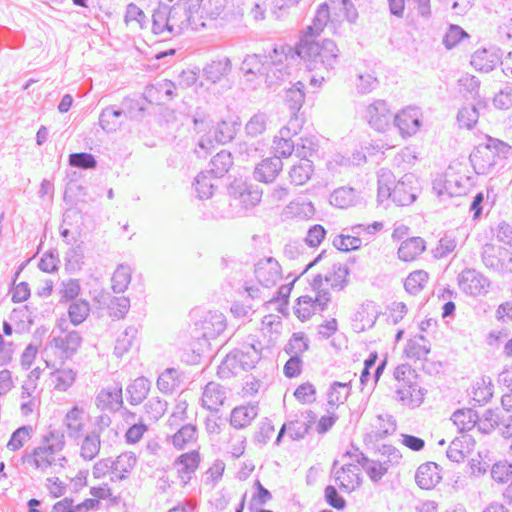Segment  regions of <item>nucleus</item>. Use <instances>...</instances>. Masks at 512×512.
<instances>
[{
	"mask_svg": "<svg viewBox=\"0 0 512 512\" xmlns=\"http://www.w3.org/2000/svg\"><path fill=\"white\" fill-rule=\"evenodd\" d=\"M340 51L333 40L307 39L300 36L295 48L290 45L276 46L268 55H247L241 71L248 81L257 80L269 88L279 85L291 75L293 64L300 58L310 71L329 74L339 63Z\"/></svg>",
	"mask_w": 512,
	"mask_h": 512,
	"instance_id": "nucleus-1",
	"label": "nucleus"
},
{
	"mask_svg": "<svg viewBox=\"0 0 512 512\" xmlns=\"http://www.w3.org/2000/svg\"><path fill=\"white\" fill-rule=\"evenodd\" d=\"M65 436L57 430L43 436L39 446L26 454L23 462L42 473H59L67 464L63 454Z\"/></svg>",
	"mask_w": 512,
	"mask_h": 512,
	"instance_id": "nucleus-2",
	"label": "nucleus"
},
{
	"mask_svg": "<svg viewBox=\"0 0 512 512\" xmlns=\"http://www.w3.org/2000/svg\"><path fill=\"white\" fill-rule=\"evenodd\" d=\"M472 186L471 178L461 164L449 166L444 174L437 176L432 188L439 198L465 195Z\"/></svg>",
	"mask_w": 512,
	"mask_h": 512,
	"instance_id": "nucleus-3",
	"label": "nucleus"
},
{
	"mask_svg": "<svg viewBox=\"0 0 512 512\" xmlns=\"http://www.w3.org/2000/svg\"><path fill=\"white\" fill-rule=\"evenodd\" d=\"M81 343L82 338L77 331H71L61 336H54L46 345V357H48L49 353H53L59 357L61 362H63L64 360L71 358L77 352ZM45 363L48 368L55 367L48 358L45 359Z\"/></svg>",
	"mask_w": 512,
	"mask_h": 512,
	"instance_id": "nucleus-4",
	"label": "nucleus"
},
{
	"mask_svg": "<svg viewBox=\"0 0 512 512\" xmlns=\"http://www.w3.org/2000/svg\"><path fill=\"white\" fill-rule=\"evenodd\" d=\"M393 116L384 100L373 101L365 107L363 112V117L370 127L378 132H385L390 128Z\"/></svg>",
	"mask_w": 512,
	"mask_h": 512,
	"instance_id": "nucleus-5",
	"label": "nucleus"
},
{
	"mask_svg": "<svg viewBox=\"0 0 512 512\" xmlns=\"http://www.w3.org/2000/svg\"><path fill=\"white\" fill-rule=\"evenodd\" d=\"M88 422V413L84 407L79 406L78 404L73 405L63 418V425L67 436L74 441H79L86 433H88Z\"/></svg>",
	"mask_w": 512,
	"mask_h": 512,
	"instance_id": "nucleus-6",
	"label": "nucleus"
},
{
	"mask_svg": "<svg viewBox=\"0 0 512 512\" xmlns=\"http://www.w3.org/2000/svg\"><path fill=\"white\" fill-rule=\"evenodd\" d=\"M330 302V294L319 291L314 296L303 295L298 298L295 314L302 321L309 319L316 312L323 311Z\"/></svg>",
	"mask_w": 512,
	"mask_h": 512,
	"instance_id": "nucleus-7",
	"label": "nucleus"
},
{
	"mask_svg": "<svg viewBox=\"0 0 512 512\" xmlns=\"http://www.w3.org/2000/svg\"><path fill=\"white\" fill-rule=\"evenodd\" d=\"M460 289L469 295L486 294L490 286L489 280L475 269H465L458 276Z\"/></svg>",
	"mask_w": 512,
	"mask_h": 512,
	"instance_id": "nucleus-8",
	"label": "nucleus"
},
{
	"mask_svg": "<svg viewBox=\"0 0 512 512\" xmlns=\"http://www.w3.org/2000/svg\"><path fill=\"white\" fill-rule=\"evenodd\" d=\"M200 461L201 457L199 451L194 449L192 451L182 453L173 462V466L177 472V477L183 487L191 481L199 467Z\"/></svg>",
	"mask_w": 512,
	"mask_h": 512,
	"instance_id": "nucleus-9",
	"label": "nucleus"
},
{
	"mask_svg": "<svg viewBox=\"0 0 512 512\" xmlns=\"http://www.w3.org/2000/svg\"><path fill=\"white\" fill-rule=\"evenodd\" d=\"M393 121L402 137H410L421 127V111L416 107H407L394 115Z\"/></svg>",
	"mask_w": 512,
	"mask_h": 512,
	"instance_id": "nucleus-10",
	"label": "nucleus"
},
{
	"mask_svg": "<svg viewBox=\"0 0 512 512\" xmlns=\"http://www.w3.org/2000/svg\"><path fill=\"white\" fill-rule=\"evenodd\" d=\"M417 179L414 174L409 173L401 177L394 185L390 199L399 206H405L413 203L416 199V190L414 184Z\"/></svg>",
	"mask_w": 512,
	"mask_h": 512,
	"instance_id": "nucleus-11",
	"label": "nucleus"
},
{
	"mask_svg": "<svg viewBox=\"0 0 512 512\" xmlns=\"http://www.w3.org/2000/svg\"><path fill=\"white\" fill-rule=\"evenodd\" d=\"M255 276L263 287L274 286L282 277L281 267L272 257L261 259L255 266Z\"/></svg>",
	"mask_w": 512,
	"mask_h": 512,
	"instance_id": "nucleus-12",
	"label": "nucleus"
},
{
	"mask_svg": "<svg viewBox=\"0 0 512 512\" xmlns=\"http://www.w3.org/2000/svg\"><path fill=\"white\" fill-rule=\"evenodd\" d=\"M312 143H309L308 152L307 151H300V145L297 144L296 146V152L298 156H301L302 159L299 161L298 164H295L292 166V168L289 171V176L291 179V182L295 185H303L306 183L313 172V165L312 161L308 160L306 157L311 154L313 151V148L311 147Z\"/></svg>",
	"mask_w": 512,
	"mask_h": 512,
	"instance_id": "nucleus-13",
	"label": "nucleus"
},
{
	"mask_svg": "<svg viewBox=\"0 0 512 512\" xmlns=\"http://www.w3.org/2000/svg\"><path fill=\"white\" fill-rule=\"evenodd\" d=\"M122 404V387L117 384L101 389L95 398V405L100 410L118 411Z\"/></svg>",
	"mask_w": 512,
	"mask_h": 512,
	"instance_id": "nucleus-14",
	"label": "nucleus"
},
{
	"mask_svg": "<svg viewBox=\"0 0 512 512\" xmlns=\"http://www.w3.org/2000/svg\"><path fill=\"white\" fill-rule=\"evenodd\" d=\"M297 119L291 120L288 126H284L279 131V136L274 138V150L276 157H288L294 151L295 145L290 137L297 134L298 125L295 124Z\"/></svg>",
	"mask_w": 512,
	"mask_h": 512,
	"instance_id": "nucleus-15",
	"label": "nucleus"
},
{
	"mask_svg": "<svg viewBox=\"0 0 512 512\" xmlns=\"http://www.w3.org/2000/svg\"><path fill=\"white\" fill-rule=\"evenodd\" d=\"M347 456L354 459L374 482L379 481L387 473L386 463H380L378 459H368L358 449H354L353 452L348 451Z\"/></svg>",
	"mask_w": 512,
	"mask_h": 512,
	"instance_id": "nucleus-16",
	"label": "nucleus"
},
{
	"mask_svg": "<svg viewBox=\"0 0 512 512\" xmlns=\"http://www.w3.org/2000/svg\"><path fill=\"white\" fill-rule=\"evenodd\" d=\"M359 472L360 469L357 465L346 463L335 471V481L342 490L352 492L360 485Z\"/></svg>",
	"mask_w": 512,
	"mask_h": 512,
	"instance_id": "nucleus-17",
	"label": "nucleus"
},
{
	"mask_svg": "<svg viewBox=\"0 0 512 512\" xmlns=\"http://www.w3.org/2000/svg\"><path fill=\"white\" fill-rule=\"evenodd\" d=\"M442 479L440 468L434 462H427L421 464L415 475V481L421 489H432Z\"/></svg>",
	"mask_w": 512,
	"mask_h": 512,
	"instance_id": "nucleus-18",
	"label": "nucleus"
},
{
	"mask_svg": "<svg viewBox=\"0 0 512 512\" xmlns=\"http://www.w3.org/2000/svg\"><path fill=\"white\" fill-rule=\"evenodd\" d=\"M425 392L418 385V382L402 386H396V399L403 405L409 407H418L424 400Z\"/></svg>",
	"mask_w": 512,
	"mask_h": 512,
	"instance_id": "nucleus-19",
	"label": "nucleus"
},
{
	"mask_svg": "<svg viewBox=\"0 0 512 512\" xmlns=\"http://www.w3.org/2000/svg\"><path fill=\"white\" fill-rule=\"evenodd\" d=\"M282 168L283 163L279 157L264 159L255 167L254 178L260 182H272L277 177Z\"/></svg>",
	"mask_w": 512,
	"mask_h": 512,
	"instance_id": "nucleus-20",
	"label": "nucleus"
},
{
	"mask_svg": "<svg viewBox=\"0 0 512 512\" xmlns=\"http://www.w3.org/2000/svg\"><path fill=\"white\" fill-rule=\"evenodd\" d=\"M500 59L496 49H478L472 55L471 65L476 70L490 72L500 63Z\"/></svg>",
	"mask_w": 512,
	"mask_h": 512,
	"instance_id": "nucleus-21",
	"label": "nucleus"
},
{
	"mask_svg": "<svg viewBox=\"0 0 512 512\" xmlns=\"http://www.w3.org/2000/svg\"><path fill=\"white\" fill-rule=\"evenodd\" d=\"M113 463L112 480H124L129 477L137 464V457L134 452H124L117 456Z\"/></svg>",
	"mask_w": 512,
	"mask_h": 512,
	"instance_id": "nucleus-22",
	"label": "nucleus"
},
{
	"mask_svg": "<svg viewBox=\"0 0 512 512\" xmlns=\"http://www.w3.org/2000/svg\"><path fill=\"white\" fill-rule=\"evenodd\" d=\"M330 20V11L326 3L321 4L312 20V24L305 27L301 36H307V39H316L323 32Z\"/></svg>",
	"mask_w": 512,
	"mask_h": 512,
	"instance_id": "nucleus-23",
	"label": "nucleus"
},
{
	"mask_svg": "<svg viewBox=\"0 0 512 512\" xmlns=\"http://www.w3.org/2000/svg\"><path fill=\"white\" fill-rule=\"evenodd\" d=\"M226 398L225 389L218 383L209 382L202 394V406L210 411H217Z\"/></svg>",
	"mask_w": 512,
	"mask_h": 512,
	"instance_id": "nucleus-24",
	"label": "nucleus"
},
{
	"mask_svg": "<svg viewBox=\"0 0 512 512\" xmlns=\"http://www.w3.org/2000/svg\"><path fill=\"white\" fill-rule=\"evenodd\" d=\"M77 378V371L70 367L54 368L50 372V382L54 390L66 392L73 386Z\"/></svg>",
	"mask_w": 512,
	"mask_h": 512,
	"instance_id": "nucleus-25",
	"label": "nucleus"
},
{
	"mask_svg": "<svg viewBox=\"0 0 512 512\" xmlns=\"http://www.w3.org/2000/svg\"><path fill=\"white\" fill-rule=\"evenodd\" d=\"M270 124L269 116L265 112L258 111L246 122L244 130L249 139H259L265 134Z\"/></svg>",
	"mask_w": 512,
	"mask_h": 512,
	"instance_id": "nucleus-26",
	"label": "nucleus"
},
{
	"mask_svg": "<svg viewBox=\"0 0 512 512\" xmlns=\"http://www.w3.org/2000/svg\"><path fill=\"white\" fill-rule=\"evenodd\" d=\"M181 2L188 21H190V28L192 30L204 28L206 26L203 13L205 0H181Z\"/></svg>",
	"mask_w": 512,
	"mask_h": 512,
	"instance_id": "nucleus-27",
	"label": "nucleus"
},
{
	"mask_svg": "<svg viewBox=\"0 0 512 512\" xmlns=\"http://www.w3.org/2000/svg\"><path fill=\"white\" fill-rule=\"evenodd\" d=\"M99 506V501L95 499H85L83 502L74 504L71 498H64L56 502L51 512H89Z\"/></svg>",
	"mask_w": 512,
	"mask_h": 512,
	"instance_id": "nucleus-28",
	"label": "nucleus"
},
{
	"mask_svg": "<svg viewBox=\"0 0 512 512\" xmlns=\"http://www.w3.org/2000/svg\"><path fill=\"white\" fill-rule=\"evenodd\" d=\"M351 393V385L349 382H333L327 390V404L331 408H337L344 404Z\"/></svg>",
	"mask_w": 512,
	"mask_h": 512,
	"instance_id": "nucleus-29",
	"label": "nucleus"
},
{
	"mask_svg": "<svg viewBox=\"0 0 512 512\" xmlns=\"http://www.w3.org/2000/svg\"><path fill=\"white\" fill-rule=\"evenodd\" d=\"M425 250V242L420 237H412L403 241L398 249V257L402 261L415 260Z\"/></svg>",
	"mask_w": 512,
	"mask_h": 512,
	"instance_id": "nucleus-30",
	"label": "nucleus"
},
{
	"mask_svg": "<svg viewBox=\"0 0 512 512\" xmlns=\"http://www.w3.org/2000/svg\"><path fill=\"white\" fill-rule=\"evenodd\" d=\"M359 193L352 187H340L331 194L330 203L345 209L354 206L359 201Z\"/></svg>",
	"mask_w": 512,
	"mask_h": 512,
	"instance_id": "nucleus-31",
	"label": "nucleus"
},
{
	"mask_svg": "<svg viewBox=\"0 0 512 512\" xmlns=\"http://www.w3.org/2000/svg\"><path fill=\"white\" fill-rule=\"evenodd\" d=\"M170 7L167 5H159L152 16V31L156 35L167 38L170 34L169 15Z\"/></svg>",
	"mask_w": 512,
	"mask_h": 512,
	"instance_id": "nucleus-32",
	"label": "nucleus"
},
{
	"mask_svg": "<svg viewBox=\"0 0 512 512\" xmlns=\"http://www.w3.org/2000/svg\"><path fill=\"white\" fill-rule=\"evenodd\" d=\"M226 328V318L220 312H209L203 321V335L215 338Z\"/></svg>",
	"mask_w": 512,
	"mask_h": 512,
	"instance_id": "nucleus-33",
	"label": "nucleus"
},
{
	"mask_svg": "<svg viewBox=\"0 0 512 512\" xmlns=\"http://www.w3.org/2000/svg\"><path fill=\"white\" fill-rule=\"evenodd\" d=\"M258 409L254 405L235 407L231 412L230 424L237 429L248 426L257 416Z\"/></svg>",
	"mask_w": 512,
	"mask_h": 512,
	"instance_id": "nucleus-34",
	"label": "nucleus"
},
{
	"mask_svg": "<svg viewBox=\"0 0 512 512\" xmlns=\"http://www.w3.org/2000/svg\"><path fill=\"white\" fill-rule=\"evenodd\" d=\"M231 71V61L229 58H222L207 64L203 70L204 76L212 83L220 81Z\"/></svg>",
	"mask_w": 512,
	"mask_h": 512,
	"instance_id": "nucleus-35",
	"label": "nucleus"
},
{
	"mask_svg": "<svg viewBox=\"0 0 512 512\" xmlns=\"http://www.w3.org/2000/svg\"><path fill=\"white\" fill-rule=\"evenodd\" d=\"M80 456L86 460H93L100 451V437L97 430L86 433L81 439Z\"/></svg>",
	"mask_w": 512,
	"mask_h": 512,
	"instance_id": "nucleus-36",
	"label": "nucleus"
},
{
	"mask_svg": "<svg viewBox=\"0 0 512 512\" xmlns=\"http://www.w3.org/2000/svg\"><path fill=\"white\" fill-rule=\"evenodd\" d=\"M137 333L135 326H128L119 333L115 341L114 355L121 358L128 353L136 340Z\"/></svg>",
	"mask_w": 512,
	"mask_h": 512,
	"instance_id": "nucleus-37",
	"label": "nucleus"
},
{
	"mask_svg": "<svg viewBox=\"0 0 512 512\" xmlns=\"http://www.w3.org/2000/svg\"><path fill=\"white\" fill-rule=\"evenodd\" d=\"M124 112L120 109H115L114 106L106 107L102 110L99 117V125L107 133L115 132L121 125V117Z\"/></svg>",
	"mask_w": 512,
	"mask_h": 512,
	"instance_id": "nucleus-38",
	"label": "nucleus"
},
{
	"mask_svg": "<svg viewBox=\"0 0 512 512\" xmlns=\"http://www.w3.org/2000/svg\"><path fill=\"white\" fill-rule=\"evenodd\" d=\"M197 438L198 435L196 426L187 424L181 426V428H179L177 432L172 435L171 442L176 449L182 450L188 445L196 443Z\"/></svg>",
	"mask_w": 512,
	"mask_h": 512,
	"instance_id": "nucleus-39",
	"label": "nucleus"
},
{
	"mask_svg": "<svg viewBox=\"0 0 512 512\" xmlns=\"http://www.w3.org/2000/svg\"><path fill=\"white\" fill-rule=\"evenodd\" d=\"M304 84L300 81L294 83L289 89L285 92V103L290 109L291 115L295 116L296 113L301 109L304 100Z\"/></svg>",
	"mask_w": 512,
	"mask_h": 512,
	"instance_id": "nucleus-40",
	"label": "nucleus"
},
{
	"mask_svg": "<svg viewBox=\"0 0 512 512\" xmlns=\"http://www.w3.org/2000/svg\"><path fill=\"white\" fill-rule=\"evenodd\" d=\"M233 352L244 371L254 368L261 357L259 348L254 344L243 345L241 349H236Z\"/></svg>",
	"mask_w": 512,
	"mask_h": 512,
	"instance_id": "nucleus-41",
	"label": "nucleus"
},
{
	"mask_svg": "<svg viewBox=\"0 0 512 512\" xmlns=\"http://www.w3.org/2000/svg\"><path fill=\"white\" fill-rule=\"evenodd\" d=\"M409 359L422 360L430 352V344L424 336H416L410 339L404 350Z\"/></svg>",
	"mask_w": 512,
	"mask_h": 512,
	"instance_id": "nucleus-42",
	"label": "nucleus"
},
{
	"mask_svg": "<svg viewBox=\"0 0 512 512\" xmlns=\"http://www.w3.org/2000/svg\"><path fill=\"white\" fill-rule=\"evenodd\" d=\"M394 174L386 168L378 171V201L383 202L390 199L394 185H396Z\"/></svg>",
	"mask_w": 512,
	"mask_h": 512,
	"instance_id": "nucleus-43",
	"label": "nucleus"
},
{
	"mask_svg": "<svg viewBox=\"0 0 512 512\" xmlns=\"http://www.w3.org/2000/svg\"><path fill=\"white\" fill-rule=\"evenodd\" d=\"M150 382L145 377L136 378L128 387L129 402L132 405L140 404L148 395Z\"/></svg>",
	"mask_w": 512,
	"mask_h": 512,
	"instance_id": "nucleus-44",
	"label": "nucleus"
},
{
	"mask_svg": "<svg viewBox=\"0 0 512 512\" xmlns=\"http://www.w3.org/2000/svg\"><path fill=\"white\" fill-rule=\"evenodd\" d=\"M478 415L472 409H460L453 413L451 421L460 432L471 430L477 423Z\"/></svg>",
	"mask_w": 512,
	"mask_h": 512,
	"instance_id": "nucleus-45",
	"label": "nucleus"
},
{
	"mask_svg": "<svg viewBox=\"0 0 512 512\" xmlns=\"http://www.w3.org/2000/svg\"><path fill=\"white\" fill-rule=\"evenodd\" d=\"M233 164L232 156L229 152L222 150L218 152L211 160V169L208 171L215 178L224 176Z\"/></svg>",
	"mask_w": 512,
	"mask_h": 512,
	"instance_id": "nucleus-46",
	"label": "nucleus"
},
{
	"mask_svg": "<svg viewBox=\"0 0 512 512\" xmlns=\"http://www.w3.org/2000/svg\"><path fill=\"white\" fill-rule=\"evenodd\" d=\"M180 374L175 368H168L162 372L157 380V386L163 393H171L180 385Z\"/></svg>",
	"mask_w": 512,
	"mask_h": 512,
	"instance_id": "nucleus-47",
	"label": "nucleus"
},
{
	"mask_svg": "<svg viewBox=\"0 0 512 512\" xmlns=\"http://www.w3.org/2000/svg\"><path fill=\"white\" fill-rule=\"evenodd\" d=\"M111 282L115 293L124 292L131 282V268L127 265H119L112 275Z\"/></svg>",
	"mask_w": 512,
	"mask_h": 512,
	"instance_id": "nucleus-48",
	"label": "nucleus"
},
{
	"mask_svg": "<svg viewBox=\"0 0 512 512\" xmlns=\"http://www.w3.org/2000/svg\"><path fill=\"white\" fill-rule=\"evenodd\" d=\"M227 0H205L203 3L204 20H216L218 18L226 19L229 13L225 12Z\"/></svg>",
	"mask_w": 512,
	"mask_h": 512,
	"instance_id": "nucleus-49",
	"label": "nucleus"
},
{
	"mask_svg": "<svg viewBox=\"0 0 512 512\" xmlns=\"http://www.w3.org/2000/svg\"><path fill=\"white\" fill-rule=\"evenodd\" d=\"M208 171L200 172L194 182L195 191L200 199H208L213 195L214 183Z\"/></svg>",
	"mask_w": 512,
	"mask_h": 512,
	"instance_id": "nucleus-50",
	"label": "nucleus"
},
{
	"mask_svg": "<svg viewBox=\"0 0 512 512\" xmlns=\"http://www.w3.org/2000/svg\"><path fill=\"white\" fill-rule=\"evenodd\" d=\"M90 313V305L85 300H76L68 308L70 322L77 326L83 323Z\"/></svg>",
	"mask_w": 512,
	"mask_h": 512,
	"instance_id": "nucleus-51",
	"label": "nucleus"
},
{
	"mask_svg": "<svg viewBox=\"0 0 512 512\" xmlns=\"http://www.w3.org/2000/svg\"><path fill=\"white\" fill-rule=\"evenodd\" d=\"M486 420L493 422L491 427L494 425L499 426L503 437L512 438V412L509 414L497 415L491 410L485 413Z\"/></svg>",
	"mask_w": 512,
	"mask_h": 512,
	"instance_id": "nucleus-52",
	"label": "nucleus"
},
{
	"mask_svg": "<svg viewBox=\"0 0 512 512\" xmlns=\"http://www.w3.org/2000/svg\"><path fill=\"white\" fill-rule=\"evenodd\" d=\"M181 10L179 6L170 7L169 24L171 35L179 34L183 29L190 27V21H188L185 11L182 13Z\"/></svg>",
	"mask_w": 512,
	"mask_h": 512,
	"instance_id": "nucleus-53",
	"label": "nucleus"
},
{
	"mask_svg": "<svg viewBox=\"0 0 512 512\" xmlns=\"http://www.w3.org/2000/svg\"><path fill=\"white\" fill-rule=\"evenodd\" d=\"M428 273L423 270H417L408 275L404 287L412 295L418 294L428 281Z\"/></svg>",
	"mask_w": 512,
	"mask_h": 512,
	"instance_id": "nucleus-54",
	"label": "nucleus"
},
{
	"mask_svg": "<svg viewBox=\"0 0 512 512\" xmlns=\"http://www.w3.org/2000/svg\"><path fill=\"white\" fill-rule=\"evenodd\" d=\"M362 238L359 235L351 234H340L335 236L333 239V246L344 252L357 250L362 246Z\"/></svg>",
	"mask_w": 512,
	"mask_h": 512,
	"instance_id": "nucleus-55",
	"label": "nucleus"
},
{
	"mask_svg": "<svg viewBox=\"0 0 512 512\" xmlns=\"http://www.w3.org/2000/svg\"><path fill=\"white\" fill-rule=\"evenodd\" d=\"M239 200L245 208L254 207L261 201L262 192L253 186L243 183L238 185Z\"/></svg>",
	"mask_w": 512,
	"mask_h": 512,
	"instance_id": "nucleus-56",
	"label": "nucleus"
},
{
	"mask_svg": "<svg viewBox=\"0 0 512 512\" xmlns=\"http://www.w3.org/2000/svg\"><path fill=\"white\" fill-rule=\"evenodd\" d=\"M242 369L234 352L229 353L218 366L217 374L220 378L227 379L238 374Z\"/></svg>",
	"mask_w": 512,
	"mask_h": 512,
	"instance_id": "nucleus-57",
	"label": "nucleus"
},
{
	"mask_svg": "<svg viewBox=\"0 0 512 512\" xmlns=\"http://www.w3.org/2000/svg\"><path fill=\"white\" fill-rule=\"evenodd\" d=\"M471 438L463 435L461 438L454 439L447 449V457L453 462H461L464 460L468 452V446L464 447V443H469Z\"/></svg>",
	"mask_w": 512,
	"mask_h": 512,
	"instance_id": "nucleus-58",
	"label": "nucleus"
},
{
	"mask_svg": "<svg viewBox=\"0 0 512 512\" xmlns=\"http://www.w3.org/2000/svg\"><path fill=\"white\" fill-rule=\"evenodd\" d=\"M479 119V110L475 105H469L462 107L457 115V121L460 127H464L468 130L474 128Z\"/></svg>",
	"mask_w": 512,
	"mask_h": 512,
	"instance_id": "nucleus-59",
	"label": "nucleus"
},
{
	"mask_svg": "<svg viewBox=\"0 0 512 512\" xmlns=\"http://www.w3.org/2000/svg\"><path fill=\"white\" fill-rule=\"evenodd\" d=\"M20 400V411L25 417L34 413L40 405L39 394L37 392L26 391L24 388H22Z\"/></svg>",
	"mask_w": 512,
	"mask_h": 512,
	"instance_id": "nucleus-60",
	"label": "nucleus"
},
{
	"mask_svg": "<svg viewBox=\"0 0 512 512\" xmlns=\"http://www.w3.org/2000/svg\"><path fill=\"white\" fill-rule=\"evenodd\" d=\"M236 135L235 123L232 121H221L217 124L214 132L215 141L218 144L230 142Z\"/></svg>",
	"mask_w": 512,
	"mask_h": 512,
	"instance_id": "nucleus-61",
	"label": "nucleus"
},
{
	"mask_svg": "<svg viewBox=\"0 0 512 512\" xmlns=\"http://www.w3.org/2000/svg\"><path fill=\"white\" fill-rule=\"evenodd\" d=\"M33 429L31 426H22L13 432L9 442L7 443V448L10 451L19 450L24 446V444L31 438Z\"/></svg>",
	"mask_w": 512,
	"mask_h": 512,
	"instance_id": "nucleus-62",
	"label": "nucleus"
},
{
	"mask_svg": "<svg viewBox=\"0 0 512 512\" xmlns=\"http://www.w3.org/2000/svg\"><path fill=\"white\" fill-rule=\"evenodd\" d=\"M383 223L375 221L372 224H355L351 226L350 232L359 235L362 241H370L371 238L379 231L383 229Z\"/></svg>",
	"mask_w": 512,
	"mask_h": 512,
	"instance_id": "nucleus-63",
	"label": "nucleus"
},
{
	"mask_svg": "<svg viewBox=\"0 0 512 512\" xmlns=\"http://www.w3.org/2000/svg\"><path fill=\"white\" fill-rule=\"evenodd\" d=\"M457 247L456 237L451 233H446L440 240L437 247L434 249L435 258H444L451 254Z\"/></svg>",
	"mask_w": 512,
	"mask_h": 512,
	"instance_id": "nucleus-64",
	"label": "nucleus"
}]
</instances>
